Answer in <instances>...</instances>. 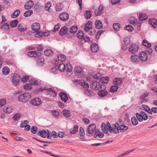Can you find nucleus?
Instances as JSON below:
<instances>
[{
	"instance_id": "1",
	"label": "nucleus",
	"mask_w": 157,
	"mask_h": 157,
	"mask_svg": "<svg viewBox=\"0 0 157 157\" xmlns=\"http://www.w3.org/2000/svg\"><path fill=\"white\" fill-rule=\"evenodd\" d=\"M136 117H133L131 118L132 123L134 125H137L138 124V121L136 118L140 122H141L143 120L146 121L148 118L147 114L142 111H140V113H136Z\"/></svg>"
},
{
	"instance_id": "2",
	"label": "nucleus",
	"mask_w": 157,
	"mask_h": 157,
	"mask_svg": "<svg viewBox=\"0 0 157 157\" xmlns=\"http://www.w3.org/2000/svg\"><path fill=\"white\" fill-rule=\"evenodd\" d=\"M47 132L45 129H43L39 131L37 133V135L43 138H47L48 139H50L52 138L51 136L50 135L48 130H47Z\"/></svg>"
},
{
	"instance_id": "3",
	"label": "nucleus",
	"mask_w": 157,
	"mask_h": 157,
	"mask_svg": "<svg viewBox=\"0 0 157 157\" xmlns=\"http://www.w3.org/2000/svg\"><path fill=\"white\" fill-rule=\"evenodd\" d=\"M52 63L56 65L57 67H58L59 70L61 72L64 71L66 68V66L63 63L60 62L59 63L57 60L54 59Z\"/></svg>"
},
{
	"instance_id": "4",
	"label": "nucleus",
	"mask_w": 157,
	"mask_h": 157,
	"mask_svg": "<svg viewBox=\"0 0 157 157\" xmlns=\"http://www.w3.org/2000/svg\"><path fill=\"white\" fill-rule=\"evenodd\" d=\"M106 86L105 85H102L100 90L98 93L99 96L101 97H103L106 96L108 94L107 91L106 90Z\"/></svg>"
},
{
	"instance_id": "5",
	"label": "nucleus",
	"mask_w": 157,
	"mask_h": 157,
	"mask_svg": "<svg viewBox=\"0 0 157 157\" xmlns=\"http://www.w3.org/2000/svg\"><path fill=\"white\" fill-rule=\"evenodd\" d=\"M103 84H100V82L97 81H94L90 84V88L93 90H100Z\"/></svg>"
},
{
	"instance_id": "6",
	"label": "nucleus",
	"mask_w": 157,
	"mask_h": 157,
	"mask_svg": "<svg viewBox=\"0 0 157 157\" xmlns=\"http://www.w3.org/2000/svg\"><path fill=\"white\" fill-rule=\"evenodd\" d=\"M21 77L18 75L14 74L11 79V82L14 86H17L19 82Z\"/></svg>"
},
{
	"instance_id": "7",
	"label": "nucleus",
	"mask_w": 157,
	"mask_h": 157,
	"mask_svg": "<svg viewBox=\"0 0 157 157\" xmlns=\"http://www.w3.org/2000/svg\"><path fill=\"white\" fill-rule=\"evenodd\" d=\"M139 48L138 45L132 44L129 47L128 51L131 53H135L137 51Z\"/></svg>"
},
{
	"instance_id": "8",
	"label": "nucleus",
	"mask_w": 157,
	"mask_h": 157,
	"mask_svg": "<svg viewBox=\"0 0 157 157\" xmlns=\"http://www.w3.org/2000/svg\"><path fill=\"white\" fill-rule=\"evenodd\" d=\"M139 57L140 60L144 62L147 61V60L148 56L146 53L144 52H141L139 54Z\"/></svg>"
},
{
	"instance_id": "9",
	"label": "nucleus",
	"mask_w": 157,
	"mask_h": 157,
	"mask_svg": "<svg viewBox=\"0 0 157 157\" xmlns=\"http://www.w3.org/2000/svg\"><path fill=\"white\" fill-rule=\"evenodd\" d=\"M69 17V14L66 12H63L59 16L60 20L63 21H67Z\"/></svg>"
},
{
	"instance_id": "10",
	"label": "nucleus",
	"mask_w": 157,
	"mask_h": 157,
	"mask_svg": "<svg viewBox=\"0 0 157 157\" xmlns=\"http://www.w3.org/2000/svg\"><path fill=\"white\" fill-rule=\"evenodd\" d=\"M96 125L94 124H92L89 125L87 128V132L89 134H93L96 129Z\"/></svg>"
},
{
	"instance_id": "11",
	"label": "nucleus",
	"mask_w": 157,
	"mask_h": 157,
	"mask_svg": "<svg viewBox=\"0 0 157 157\" xmlns=\"http://www.w3.org/2000/svg\"><path fill=\"white\" fill-rule=\"evenodd\" d=\"M75 71L76 75L78 78L81 77V75L82 74L83 69L79 67H77L75 68Z\"/></svg>"
},
{
	"instance_id": "12",
	"label": "nucleus",
	"mask_w": 157,
	"mask_h": 157,
	"mask_svg": "<svg viewBox=\"0 0 157 157\" xmlns=\"http://www.w3.org/2000/svg\"><path fill=\"white\" fill-rule=\"evenodd\" d=\"M31 104L34 105L38 106L40 105L42 102L41 100L38 98H35L31 101Z\"/></svg>"
},
{
	"instance_id": "13",
	"label": "nucleus",
	"mask_w": 157,
	"mask_h": 157,
	"mask_svg": "<svg viewBox=\"0 0 157 157\" xmlns=\"http://www.w3.org/2000/svg\"><path fill=\"white\" fill-rule=\"evenodd\" d=\"M120 124L117 123H116L115 124L112 125L113 129V133L117 134L119 133Z\"/></svg>"
},
{
	"instance_id": "14",
	"label": "nucleus",
	"mask_w": 157,
	"mask_h": 157,
	"mask_svg": "<svg viewBox=\"0 0 157 157\" xmlns=\"http://www.w3.org/2000/svg\"><path fill=\"white\" fill-rule=\"evenodd\" d=\"M132 61L134 63H138L140 60L139 56L136 54H132L131 56Z\"/></svg>"
},
{
	"instance_id": "15",
	"label": "nucleus",
	"mask_w": 157,
	"mask_h": 157,
	"mask_svg": "<svg viewBox=\"0 0 157 157\" xmlns=\"http://www.w3.org/2000/svg\"><path fill=\"white\" fill-rule=\"evenodd\" d=\"M34 4L32 0H29L26 3L24 7L26 10L30 9Z\"/></svg>"
},
{
	"instance_id": "16",
	"label": "nucleus",
	"mask_w": 157,
	"mask_h": 157,
	"mask_svg": "<svg viewBox=\"0 0 157 157\" xmlns=\"http://www.w3.org/2000/svg\"><path fill=\"white\" fill-rule=\"evenodd\" d=\"M68 29L66 26H64L60 30L59 33L61 36H63L66 34Z\"/></svg>"
},
{
	"instance_id": "17",
	"label": "nucleus",
	"mask_w": 157,
	"mask_h": 157,
	"mask_svg": "<svg viewBox=\"0 0 157 157\" xmlns=\"http://www.w3.org/2000/svg\"><path fill=\"white\" fill-rule=\"evenodd\" d=\"M90 49L93 52H96L98 50L99 48L96 43H93L91 45Z\"/></svg>"
},
{
	"instance_id": "18",
	"label": "nucleus",
	"mask_w": 157,
	"mask_h": 157,
	"mask_svg": "<svg viewBox=\"0 0 157 157\" xmlns=\"http://www.w3.org/2000/svg\"><path fill=\"white\" fill-rule=\"evenodd\" d=\"M40 24L37 23L33 24L31 26L32 30L34 31H38L40 29Z\"/></svg>"
},
{
	"instance_id": "19",
	"label": "nucleus",
	"mask_w": 157,
	"mask_h": 157,
	"mask_svg": "<svg viewBox=\"0 0 157 157\" xmlns=\"http://www.w3.org/2000/svg\"><path fill=\"white\" fill-rule=\"evenodd\" d=\"M113 85L119 86L122 84V80L121 78H116L113 79Z\"/></svg>"
},
{
	"instance_id": "20",
	"label": "nucleus",
	"mask_w": 157,
	"mask_h": 157,
	"mask_svg": "<svg viewBox=\"0 0 157 157\" xmlns=\"http://www.w3.org/2000/svg\"><path fill=\"white\" fill-rule=\"evenodd\" d=\"M92 23L90 21H89L86 24L84 27V30L85 31L88 32L92 28Z\"/></svg>"
},
{
	"instance_id": "21",
	"label": "nucleus",
	"mask_w": 157,
	"mask_h": 157,
	"mask_svg": "<svg viewBox=\"0 0 157 157\" xmlns=\"http://www.w3.org/2000/svg\"><path fill=\"white\" fill-rule=\"evenodd\" d=\"M149 23L154 28H155L157 25V20L155 19L150 18L149 20Z\"/></svg>"
},
{
	"instance_id": "22",
	"label": "nucleus",
	"mask_w": 157,
	"mask_h": 157,
	"mask_svg": "<svg viewBox=\"0 0 157 157\" xmlns=\"http://www.w3.org/2000/svg\"><path fill=\"white\" fill-rule=\"evenodd\" d=\"M60 97L61 99L65 102H67L68 99L67 94L63 92H61L60 93Z\"/></svg>"
},
{
	"instance_id": "23",
	"label": "nucleus",
	"mask_w": 157,
	"mask_h": 157,
	"mask_svg": "<svg viewBox=\"0 0 157 157\" xmlns=\"http://www.w3.org/2000/svg\"><path fill=\"white\" fill-rule=\"evenodd\" d=\"M48 94L51 96L55 97L57 95V93L52 88L47 89Z\"/></svg>"
},
{
	"instance_id": "24",
	"label": "nucleus",
	"mask_w": 157,
	"mask_h": 157,
	"mask_svg": "<svg viewBox=\"0 0 157 157\" xmlns=\"http://www.w3.org/2000/svg\"><path fill=\"white\" fill-rule=\"evenodd\" d=\"M84 94H86L89 97L93 96L95 95L94 91L88 89L84 90Z\"/></svg>"
},
{
	"instance_id": "25",
	"label": "nucleus",
	"mask_w": 157,
	"mask_h": 157,
	"mask_svg": "<svg viewBox=\"0 0 157 157\" xmlns=\"http://www.w3.org/2000/svg\"><path fill=\"white\" fill-rule=\"evenodd\" d=\"M108 128L106 125L105 123H102L101 125V128L103 132L105 134H107L108 132Z\"/></svg>"
},
{
	"instance_id": "26",
	"label": "nucleus",
	"mask_w": 157,
	"mask_h": 157,
	"mask_svg": "<svg viewBox=\"0 0 157 157\" xmlns=\"http://www.w3.org/2000/svg\"><path fill=\"white\" fill-rule=\"evenodd\" d=\"M95 25L96 28L98 29H100L103 27L101 22L98 20H97L95 21Z\"/></svg>"
},
{
	"instance_id": "27",
	"label": "nucleus",
	"mask_w": 157,
	"mask_h": 157,
	"mask_svg": "<svg viewBox=\"0 0 157 157\" xmlns=\"http://www.w3.org/2000/svg\"><path fill=\"white\" fill-rule=\"evenodd\" d=\"M3 111L6 113H10L13 110V108L10 106H6L3 109Z\"/></svg>"
},
{
	"instance_id": "28",
	"label": "nucleus",
	"mask_w": 157,
	"mask_h": 157,
	"mask_svg": "<svg viewBox=\"0 0 157 157\" xmlns=\"http://www.w3.org/2000/svg\"><path fill=\"white\" fill-rule=\"evenodd\" d=\"M119 129L120 131L121 132H123L126 131L128 128V127L127 126L125 125L124 124L120 125Z\"/></svg>"
},
{
	"instance_id": "29",
	"label": "nucleus",
	"mask_w": 157,
	"mask_h": 157,
	"mask_svg": "<svg viewBox=\"0 0 157 157\" xmlns=\"http://www.w3.org/2000/svg\"><path fill=\"white\" fill-rule=\"evenodd\" d=\"M109 78L107 77H102L99 80V82L102 84H107L108 82Z\"/></svg>"
},
{
	"instance_id": "30",
	"label": "nucleus",
	"mask_w": 157,
	"mask_h": 157,
	"mask_svg": "<svg viewBox=\"0 0 157 157\" xmlns=\"http://www.w3.org/2000/svg\"><path fill=\"white\" fill-rule=\"evenodd\" d=\"M18 29L19 31L24 32L26 31L27 28L24 25L19 24L18 26Z\"/></svg>"
},
{
	"instance_id": "31",
	"label": "nucleus",
	"mask_w": 157,
	"mask_h": 157,
	"mask_svg": "<svg viewBox=\"0 0 157 157\" xmlns=\"http://www.w3.org/2000/svg\"><path fill=\"white\" fill-rule=\"evenodd\" d=\"M44 59L43 57L38 58L37 60V64L39 66L42 65L44 64Z\"/></svg>"
},
{
	"instance_id": "32",
	"label": "nucleus",
	"mask_w": 157,
	"mask_h": 157,
	"mask_svg": "<svg viewBox=\"0 0 157 157\" xmlns=\"http://www.w3.org/2000/svg\"><path fill=\"white\" fill-rule=\"evenodd\" d=\"M10 69L7 66L4 67L2 69V73L4 75L8 74L10 72Z\"/></svg>"
},
{
	"instance_id": "33",
	"label": "nucleus",
	"mask_w": 157,
	"mask_h": 157,
	"mask_svg": "<svg viewBox=\"0 0 157 157\" xmlns=\"http://www.w3.org/2000/svg\"><path fill=\"white\" fill-rule=\"evenodd\" d=\"M45 55L47 56H52L53 55V52L49 49H47L44 52Z\"/></svg>"
},
{
	"instance_id": "34",
	"label": "nucleus",
	"mask_w": 157,
	"mask_h": 157,
	"mask_svg": "<svg viewBox=\"0 0 157 157\" xmlns=\"http://www.w3.org/2000/svg\"><path fill=\"white\" fill-rule=\"evenodd\" d=\"M92 13L90 11L86 10L84 14V16L86 19L90 18L91 16Z\"/></svg>"
},
{
	"instance_id": "35",
	"label": "nucleus",
	"mask_w": 157,
	"mask_h": 157,
	"mask_svg": "<svg viewBox=\"0 0 157 157\" xmlns=\"http://www.w3.org/2000/svg\"><path fill=\"white\" fill-rule=\"evenodd\" d=\"M21 116V115L19 113H17L15 114L13 117V119L14 121H17L20 119Z\"/></svg>"
},
{
	"instance_id": "36",
	"label": "nucleus",
	"mask_w": 157,
	"mask_h": 157,
	"mask_svg": "<svg viewBox=\"0 0 157 157\" xmlns=\"http://www.w3.org/2000/svg\"><path fill=\"white\" fill-rule=\"evenodd\" d=\"M78 126L75 125L73 129L70 130V132L71 134H74L76 133L78 131Z\"/></svg>"
},
{
	"instance_id": "37",
	"label": "nucleus",
	"mask_w": 157,
	"mask_h": 157,
	"mask_svg": "<svg viewBox=\"0 0 157 157\" xmlns=\"http://www.w3.org/2000/svg\"><path fill=\"white\" fill-rule=\"evenodd\" d=\"M20 13V10L18 9L17 10L12 14L11 17L12 18H16L19 15Z\"/></svg>"
},
{
	"instance_id": "38",
	"label": "nucleus",
	"mask_w": 157,
	"mask_h": 157,
	"mask_svg": "<svg viewBox=\"0 0 157 157\" xmlns=\"http://www.w3.org/2000/svg\"><path fill=\"white\" fill-rule=\"evenodd\" d=\"M18 21L17 20H15L11 21L10 23V25L12 28L15 27L17 25Z\"/></svg>"
},
{
	"instance_id": "39",
	"label": "nucleus",
	"mask_w": 157,
	"mask_h": 157,
	"mask_svg": "<svg viewBox=\"0 0 157 157\" xmlns=\"http://www.w3.org/2000/svg\"><path fill=\"white\" fill-rule=\"evenodd\" d=\"M147 19V17L146 15L145 14H143L142 13H140V14L139 17V19L140 21L145 20Z\"/></svg>"
},
{
	"instance_id": "40",
	"label": "nucleus",
	"mask_w": 157,
	"mask_h": 157,
	"mask_svg": "<svg viewBox=\"0 0 157 157\" xmlns=\"http://www.w3.org/2000/svg\"><path fill=\"white\" fill-rule=\"evenodd\" d=\"M78 29V28L77 26H72L70 29V32L71 33H76Z\"/></svg>"
},
{
	"instance_id": "41",
	"label": "nucleus",
	"mask_w": 157,
	"mask_h": 157,
	"mask_svg": "<svg viewBox=\"0 0 157 157\" xmlns=\"http://www.w3.org/2000/svg\"><path fill=\"white\" fill-rule=\"evenodd\" d=\"M142 107L145 110V111H147L148 113L150 114H152L151 110L150 109L148 106L145 105H143Z\"/></svg>"
},
{
	"instance_id": "42",
	"label": "nucleus",
	"mask_w": 157,
	"mask_h": 157,
	"mask_svg": "<svg viewBox=\"0 0 157 157\" xmlns=\"http://www.w3.org/2000/svg\"><path fill=\"white\" fill-rule=\"evenodd\" d=\"M58 58L59 61L61 62H64L66 59V57L63 55H59L58 56Z\"/></svg>"
},
{
	"instance_id": "43",
	"label": "nucleus",
	"mask_w": 157,
	"mask_h": 157,
	"mask_svg": "<svg viewBox=\"0 0 157 157\" xmlns=\"http://www.w3.org/2000/svg\"><path fill=\"white\" fill-rule=\"evenodd\" d=\"M29 82L31 85H38L39 84L37 81L34 79H30Z\"/></svg>"
},
{
	"instance_id": "44",
	"label": "nucleus",
	"mask_w": 157,
	"mask_h": 157,
	"mask_svg": "<svg viewBox=\"0 0 157 157\" xmlns=\"http://www.w3.org/2000/svg\"><path fill=\"white\" fill-rule=\"evenodd\" d=\"M84 36V33L82 31L79 30L77 34V37L79 39H82Z\"/></svg>"
},
{
	"instance_id": "45",
	"label": "nucleus",
	"mask_w": 157,
	"mask_h": 157,
	"mask_svg": "<svg viewBox=\"0 0 157 157\" xmlns=\"http://www.w3.org/2000/svg\"><path fill=\"white\" fill-rule=\"evenodd\" d=\"M64 115L66 117H68L70 116V111L67 110H64L63 111Z\"/></svg>"
},
{
	"instance_id": "46",
	"label": "nucleus",
	"mask_w": 157,
	"mask_h": 157,
	"mask_svg": "<svg viewBox=\"0 0 157 157\" xmlns=\"http://www.w3.org/2000/svg\"><path fill=\"white\" fill-rule=\"evenodd\" d=\"M118 88V87L117 86H112L110 88V91L111 92L114 93L116 91Z\"/></svg>"
},
{
	"instance_id": "47",
	"label": "nucleus",
	"mask_w": 157,
	"mask_h": 157,
	"mask_svg": "<svg viewBox=\"0 0 157 157\" xmlns=\"http://www.w3.org/2000/svg\"><path fill=\"white\" fill-rule=\"evenodd\" d=\"M142 44L146 47H151V44L149 43L146 40H143Z\"/></svg>"
},
{
	"instance_id": "48",
	"label": "nucleus",
	"mask_w": 157,
	"mask_h": 157,
	"mask_svg": "<svg viewBox=\"0 0 157 157\" xmlns=\"http://www.w3.org/2000/svg\"><path fill=\"white\" fill-rule=\"evenodd\" d=\"M33 11L31 10H29L26 11L24 13V16L25 17H28L30 16L33 13Z\"/></svg>"
},
{
	"instance_id": "49",
	"label": "nucleus",
	"mask_w": 157,
	"mask_h": 157,
	"mask_svg": "<svg viewBox=\"0 0 157 157\" xmlns=\"http://www.w3.org/2000/svg\"><path fill=\"white\" fill-rule=\"evenodd\" d=\"M1 29L5 30H8L9 29V25L7 23H5L3 25H2Z\"/></svg>"
},
{
	"instance_id": "50",
	"label": "nucleus",
	"mask_w": 157,
	"mask_h": 157,
	"mask_svg": "<svg viewBox=\"0 0 157 157\" xmlns=\"http://www.w3.org/2000/svg\"><path fill=\"white\" fill-rule=\"evenodd\" d=\"M47 90V88L46 87L42 88L41 87L36 90V92L39 94L40 93H42L44 91Z\"/></svg>"
},
{
	"instance_id": "51",
	"label": "nucleus",
	"mask_w": 157,
	"mask_h": 157,
	"mask_svg": "<svg viewBox=\"0 0 157 157\" xmlns=\"http://www.w3.org/2000/svg\"><path fill=\"white\" fill-rule=\"evenodd\" d=\"M79 134L80 138L81 139L82 138L81 137L85 135L84 130L83 128L82 127H80L79 128Z\"/></svg>"
},
{
	"instance_id": "52",
	"label": "nucleus",
	"mask_w": 157,
	"mask_h": 157,
	"mask_svg": "<svg viewBox=\"0 0 157 157\" xmlns=\"http://www.w3.org/2000/svg\"><path fill=\"white\" fill-rule=\"evenodd\" d=\"M23 94L25 98L26 101L28 100L29 99H30L31 98V94L28 93H24Z\"/></svg>"
},
{
	"instance_id": "53",
	"label": "nucleus",
	"mask_w": 157,
	"mask_h": 157,
	"mask_svg": "<svg viewBox=\"0 0 157 157\" xmlns=\"http://www.w3.org/2000/svg\"><path fill=\"white\" fill-rule=\"evenodd\" d=\"M18 100L19 101L24 102L26 101L25 98L23 94L19 96L18 97Z\"/></svg>"
},
{
	"instance_id": "54",
	"label": "nucleus",
	"mask_w": 157,
	"mask_h": 157,
	"mask_svg": "<svg viewBox=\"0 0 157 157\" xmlns=\"http://www.w3.org/2000/svg\"><path fill=\"white\" fill-rule=\"evenodd\" d=\"M150 47H147V48L146 50V52H145L146 53L147 55V54L150 55L152 53V49Z\"/></svg>"
},
{
	"instance_id": "55",
	"label": "nucleus",
	"mask_w": 157,
	"mask_h": 157,
	"mask_svg": "<svg viewBox=\"0 0 157 157\" xmlns=\"http://www.w3.org/2000/svg\"><path fill=\"white\" fill-rule=\"evenodd\" d=\"M29 122L27 120H25L22 121L21 124V127L22 128H24L26 127L28 124Z\"/></svg>"
},
{
	"instance_id": "56",
	"label": "nucleus",
	"mask_w": 157,
	"mask_h": 157,
	"mask_svg": "<svg viewBox=\"0 0 157 157\" xmlns=\"http://www.w3.org/2000/svg\"><path fill=\"white\" fill-rule=\"evenodd\" d=\"M52 5V3L50 2H48L45 4V10L48 11L50 9V7Z\"/></svg>"
},
{
	"instance_id": "57",
	"label": "nucleus",
	"mask_w": 157,
	"mask_h": 157,
	"mask_svg": "<svg viewBox=\"0 0 157 157\" xmlns=\"http://www.w3.org/2000/svg\"><path fill=\"white\" fill-rule=\"evenodd\" d=\"M24 89L26 90H29L32 89V86L29 83H26L24 86Z\"/></svg>"
},
{
	"instance_id": "58",
	"label": "nucleus",
	"mask_w": 157,
	"mask_h": 157,
	"mask_svg": "<svg viewBox=\"0 0 157 157\" xmlns=\"http://www.w3.org/2000/svg\"><path fill=\"white\" fill-rule=\"evenodd\" d=\"M124 29L127 30L130 32H132L133 30V28L131 25H128L124 27Z\"/></svg>"
},
{
	"instance_id": "59",
	"label": "nucleus",
	"mask_w": 157,
	"mask_h": 157,
	"mask_svg": "<svg viewBox=\"0 0 157 157\" xmlns=\"http://www.w3.org/2000/svg\"><path fill=\"white\" fill-rule=\"evenodd\" d=\"M6 100L5 99H0V107H2L5 105L6 103Z\"/></svg>"
},
{
	"instance_id": "60",
	"label": "nucleus",
	"mask_w": 157,
	"mask_h": 157,
	"mask_svg": "<svg viewBox=\"0 0 157 157\" xmlns=\"http://www.w3.org/2000/svg\"><path fill=\"white\" fill-rule=\"evenodd\" d=\"M101 75L99 72H98L95 74L94 76V78L95 79H101Z\"/></svg>"
},
{
	"instance_id": "61",
	"label": "nucleus",
	"mask_w": 157,
	"mask_h": 157,
	"mask_svg": "<svg viewBox=\"0 0 157 157\" xmlns=\"http://www.w3.org/2000/svg\"><path fill=\"white\" fill-rule=\"evenodd\" d=\"M120 25L119 23H114L113 25V27L115 30L117 31L119 29Z\"/></svg>"
},
{
	"instance_id": "62",
	"label": "nucleus",
	"mask_w": 157,
	"mask_h": 157,
	"mask_svg": "<svg viewBox=\"0 0 157 157\" xmlns=\"http://www.w3.org/2000/svg\"><path fill=\"white\" fill-rule=\"evenodd\" d=\"M81 85L83 86V88L86 89L89 88V85L86 82H81L80 84Z\"/></svg>"
},
{
	"instance_id": "63",
	"label": "nucleus",
	"mask_w": 157,
	"mask_h": 157,
	"mask_svg": "<svg viewBox=\"0 0 157 157\" xmlns=\"http://www.w3.org/2000/svg\"><path fill=\"white\" fill-rule=\"evenodd\" d=\"M37 129V127L36 126H32L31 129V132L35 134L36 133Z\"/></svg>"
},
{
	"instance_id": "64",
	"label": "nucleus",
	"mask_w": 157,
	"mask_h": 157,
	"mask_svg": "<svg viewBox=\"0 0 157 157\" xmlns=\"http://www.w3.org/2000/svg\"><path fill=\"white\" fill-rule=\"evenodd\" d=\"M131 19V20L130 21V23L131 24L134 25L138 23L137 19L134 17H132Z\"/></svg>"
}]
</instances>
